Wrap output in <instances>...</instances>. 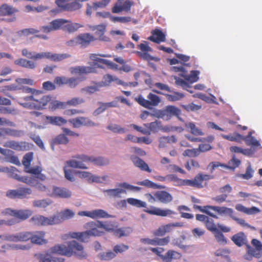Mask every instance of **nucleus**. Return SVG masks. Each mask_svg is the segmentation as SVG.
Here are the masks:
<instances>
[{
    "label": "nucleus",
    "instance_id": "obj_1",
    "mask_svg": "<svg viewBox=\"0 0 262 262\" xmlns=\"http://www.w3.org/2000/svg\"><path fill=\"white\" fill-rule=\"evenodd\" d=\"M51 252L61 255L71 256L74 254L80 258L86 257L87 254L83 247L75 241H72L66 244L56 245L50 249Z\"/></svg>",
    "mask_w": 262,
    "mask_h": 262
},
{
    "label": "nucleus",
    "instance_id": "obj_2",
    "mask_svg": "<svg viewBox=\"0 0 262 262\" xmlns=\"http://www.w3.org/2000/svg\"><path fill=\"white\" fill-rule=\"evenodd\" d=\"M98 221L87 223L84 226L85 228L88 229L86 231L81 232H70L68 235L66 234L63 236V238L66 239L70 236L71 238L77 239L82 242H88L92 236H102L104 232L99 230L101 227L98 225Z\"/></svg>",
    "mask_w": 262,
    "mask_h": 262
},
{
    "label": "nucleus",
    "instance_id": "obj_3",
    "mask_svg": "<svg viewBox=\"0 0 262 262\" xmlns=\"http://www.w3.org/2000/svg\"><path fill=\"white\" fill-rule=\"evenodd\" d=\"M82 27L83 26L79 23H72L67 19L58 18L51 21L48 26L40 27V30L45 33H49L52 31L62 29L71 33L76 31Z\"/></svg>",
    "mask_w": 262,
    "mask_h": 262
},
{
    "label": "nucleus",
    "instance_id": "obj_4",
    "mask_svg": "<svg viewBox=\"0 0 262 262\" xmlns=\"http://www.w3.org/2000/svg\"><path fill=\"white\" fill-rule=\"evenodd\" d=\"M73 159L66 162L68 166L74 168L87 169L84 163L91 162L94 165L102 166L108 164V161L102 157L88 156L85 155H77L73 157Z\"/></svg>",
    "mask_w": 262,
    "mask_h": 262
},
{
    "label": "nucleus",
    "instance_id": "obj_5",
    "mask_svg": "<svg viewBox=\"0 0 262 262\" xmlns=\"http://www.w3.org/2000/svg\"><path fill=\"white\" fill-rule=\"evenodd\" d=\"M41 93L36 92L35 95L24 97L22 100L24 102L20 104L24 107L31 109L42 110L51 102L52 97L50 95H40Z\"/></svg>",
    "mask_w": 262,
    "mask_h": 262
},
{
    "label": "nucleus",
    "instance_id": "obj_6",
    "mask_svg": "<svg viewBox=\"0 0 262 262\" xmlns=\"http://www.w3.org/2000/svg\"><path fill=\"white\" fill-rule=\"evenodd\" d=\"M213 178V177L209 174L199 173L192 180H183L177 177L176 180L173 182V185L177 186H189L197 188L203 187V183Z\"/></svg>",
    "mask_w": 262,
    "mask_h": 262
},
{
    "label": "nucleus",
    "instance_id": "obj_7",
    "mask_svg": "<svg viewBox=\"0 0 262 262\" xmlns=\"http://www.w3.org/2000/svg\"><path fill=\"white\" fill-rule=\"evenodd\" d=\"M181 113V110L173 105H168L162 110H154L151 116L164 120H168L173 116L178 117Z\"/></svg>",
    "mask_w": 262,
    "mask_h": 262
},
{
    "label": "nucleus",
    "instance_id": "obj_8",
    "mask_svg": "<svg viewBox=\"0 0 262 262\" xmlns=\"http://www.w3.org/2000/svg\"><path fill=\"white\" fill-rule=\"evenodd\" d=\"M45 235L46 233L43 231L24 232V242L30 241L33 244L45 245L48 243V240L45 238Z\"/></svg>",
    "mask_w": 262,
    "mask_h": 262
},
{
    "label": "nucleus",
    "instance_id": "obj_9",
    "mask_svg": "<svg viewBox=\"0 0 262 262\" xmlns=\"http://www.w3.org/2000/svg\"><path fill=\"white\" fill-rule=\"evenodd\" d=\"M88 0H56L57 6L63 11L73 12L80 10L82 7L81 3Z\"/></svg>",
    "mask_w": 262,
    "mask_h": 262
},
{
    "label": "nucleus",
    "instance_id": "obj_10",
    "mask_svg": "<svg viewBox=\"0 0 262 262\" xmlns=\"http://www.w3.org/2000/svg\"><path fill=\"white\" fill-rule=\"evenodd\" d=\"M2 214L14 216L19 223L31 216L32 214V211L30 209L13 210L10 208H6L2 212Z\"/></svg>",
    "mask_w": 262,
    "mask_h": 262
},
{
    "label": "nucleus",
    "instance_id": "obj_11",
    "mask_svg": "<svg viewBox=\"0 0 262 262\" xmlns=\"http://www.w3.org/2000/svg\"><path fill=\"white\" fill-rule=\"evenodd\" d=\"M138 48H139L141 52L137 51L136 53L140 58L147 60L148 62L151 60L155 61H159L160 60L159 58L153 57L148 53V52L152 51V49L148 45L147 42L145 41L144 43L138 45Z\"/></svg>",
    "mask_w": 262,
    "mask_h": 262
},
{
    "label": "nucleus",
    "instance_id": "obj_12",
    "mask_svg": "<svg viewBox=\"0 0 262 262\" xmlns=\"http://www.w3.org/2000/svg\"><path fill=\"white\" fill-rule=\"evenodd\" d=\"M184 226L183 222H176L169 223L166 225L160 226L157 229L153 232L155 236H162L166 233L171 232L174 228H181Z\"/></svg>",
    "mask_w": 262,
    "mask_h": 262
},
{
    "label": "nucleus",
    "instance_id": "obj_13",
    "mask_svg": "<svg viewBox=\"0 0 262 262\" xmlns=\"http://www.w3.org/2000/svg\"><path fill=\"white\" fill-rule=\"evenodd\" d=\"M32 193L29 188L20 187L15 190H9L6 192V196L10 199H24Z\"/></svg>",
    "mask_w": 262,
    "mask_h": 262
},
{
    "label": "nucleus",
    "instance_id": "obj_14",
    "mask_svg": "<svg viewBox=\"0 0 262 262\" xmlns=\"http://www.w3.org/2000/svg\"><path fill=\"white\" fill-rule=\"evenodd\" d=\"M144 212L151 215H155L160 216H168L172 217L173 215H176L177 213L169 209H161L160 208L151 206L150 208H147L144 210Z\"/></svg>",
    "mask_w": 262,
    "mask_h": 262
},
{
    "label": "nucleus",
    "instance_id": "obj_15",
    "mask_svg": "<svg viewBox=\"0 0 262 262\" xmlns=\"http://www.w3.org/2000/svg\"><path fill=\"white\" fill-rule=\"evenodd\" d=\"M69 122L74 128H79L82 126L91 127L97 125L96 123L93 122L89 118L84 117H78L71 119L69 120Z\"/></svg>",
    "mask_w": 262,
    "mask_h": 262
},
{
    "label": "nucleus",
    "instance_id": "obj_16",
    "mask_svg": "<svg viewBox=\"0 0 262 262\" xmlns=\"http://www.w3.org/2000/svg\"><path fill=\"white\" fill-rule=\"evenodd\" d=\"M75 212L71 209H66L53 215L54 225L61 223L65 220H69L74 217Z\"/></svg>",
    "mask_w": 262,
    "mask_h": 262
},
{
    "label": "nucleus",
    "instance_id": "obj_17",
    "mask_svg": "<svg viewBox=\"0 0 262 262\" xmlns=\"http://www.w3.org/2000/svg\"><path fill=\"white\" fill-rule=\"evenodd\" d=\"M251 244L254 248H252L249 245H247L248 253L256 258H259L262 255L261 242L257 239H253L251 241Z\"/></svg>",
    "mask_w": 262,
    "mask_h": 262
},
{
    "label": "nucleus",
    "instance_id": "obj_18",
    "mask_svg": "<svg viewBox=\"0 0 262 262\" xmlns=\"http://www.w3.org/2000/svg\"><path fill=\"white\" fill-rule=\"evenodd\" d=\"M78 215L80 216H85L92 219L96 218H107L110 217V215L105 211L102 209H96L92 211H81L78 212Z\"/></svg>",
    "mask_w": 262,
    "mask_h": 262
},
{
    "label": "nucleus",
    "instance_id": "obj_19",
    "mask_svg": "<svg viewBox=\"0 0 262 262\" xmlns=\"http://www.w3.org/2000/svg\"><path fill=\"white\" fill-rule=\"evenodd\" d=\"M30 222H31L34 225L37 226H48L54 225L52 216L47 217L40 215H36L31 219Z\"/></svg>",
    "mask_w": 262,
    "mask_h": 262
},
{
    "label": "nucleus",
    "instance_id": "obj_20",
    "mask_svg": "<svg viewBox=\"0 0 262 262\" xmlns=\"http://www.w3.org/2000/svg\"><path fill=\"white\" fill-rule=\"evenodd\" d=\"M123 1L124 0H117V2L112 9V11L113 13H119L122 11L126 12L130 11L133 3L129 0H126L122 5V4Z\"/></svg>",
    "mask_w": 262,
    "mask_h": 262
},
{
    "label": "nucleus",
    "instance_id": "obj_21",
    "mask_svg": "<svg viewBox=\"0 0 262 262\" xmlns=\"http://www.w3.org/2000/svg\"><path fill=\"white\" fill-rule=\"evenodd\" d=\"M51 196L60 198H69L72 195V192L69 189L64 187L54 186L51 194H48Z\"/></svg>",
    "mask_w": 262,
    "mask_h": 262
},
{
    "label": "nucleus",
    "instance_id": "obj_22",
    "mask_svg": "<svg viewBox=\"0 0 262 262\" xmlns=\"http://www.w3.org/2000/svg\"><path fill=\"white\" fill-rule=\"evenodd\" d=\"M106 26L101 24L96 26H91L90 28L92 31H95V35L98 37V39L103 41H108L109 38L103 35L106 31Z\"/></svg>",
    "mask_w": 262,
    "mask_h": 262
},
{
    "label": "nucleus",
    "instance_id": "obj_23",
    "mask_svg": "<svg viewBox=\"0 0 262 262\" xmlns=\"http://www.w3.org/2000/svg\"><path fill=\"white\" fill-rule=\"evenodd\" d=\"M154 199L164 204H168L172 200V195L164 190L158 191L154 194Z\"/></svg>",
    "mask_w": 262,
    "mask_h": 262
},
{
    "label": "nucleus",
    "instance_id": "obj_24",
    "mask_svg": "<svg viewBox=\"0 0 262 262\" xmlns=\"http://www.w3.org/2000/svg\"><path fill=\"white\" fill-rule=\"evenodd\" d=\"M71 72L73 74H88L97 72L96 69L92 67L77 66L71 68Z\"/></svg>",
    "mask_w": 262,
    "mask_h": 262
},
{
    "label": "nucleus",
    "instance_id": "obj_25",
    "mask_svg": "<svg viewBox=\"0 0 262 262\" xmlns=\"http://www.w3.org/2000/svg\"><path fill=\"white\" fill-rule=\"evenodd\" d=\"M0 238L3 241L19 242H24V232L16 234H4L0 235Z\"/></svg>",
    "mask_w": 262,
    "mask_h": 262
},
{
    "label": "nucleus",
    "instance_id": "obj_26",
    "mask_svg": "<svg viewBox=\"0 0 262 262\" xmlns=\"http://www.w3.org/2000/svg\"><path fill=\"white\" fill-rule=\"evenodd\" d=\"M77 40L78 45H81L82 47H86L92 41L95 40V38L93 35L90 33H83L77 36Z\"/></svg>",
    "mask_w": 262,
    "mask_h": 262
},
{
    "label": "nucleus",
    "instance_id": "obj_27",
    "mask_svg": "<svg viewBox=\"0 0 262 262\" xmlns=\"http://www.w3.org/2000/svg\"><path fill=\"white\" fill-rule=\"evenodd\" d=\"M231 240L238 247L248 245L247 236L243 232L233 235L231 237Z\"/></svg>",
    "mask_w": 262,
    "mask_h": 262
},
{
    "label": "nucleus",
    "instance_id": "obj_28",
    "mask_svg": "<svg viewBox=\"0 0 262 262\" xmlns=\"http://www.w3.org/2000/svg\"><path fill=\"white\" fill-rule=\"evenodd\" d=\"M152 35L148 38L150 40L157 43L165 41V35L161 30L155 29L152 32Z\"/></svg>",
    "mask_w": 262,
    "mask_h": 262
},
{
    "label": "nucleus",
    "instance_id": "obj_29",
    "mask_svg": "<svg viewBox=\"0 0 262 262\" xmlns=\"http://www.w3.org/2000/svg\"><path fill=\"white\" fill-rule=\"evenodd\" d=\"M182 256L180 253L172 250H169L163 257V262H171L173 260L180 259Z\"/></svg>",
    "mask_w": 262,
    "mask_h": 262
},
{
    "label": "nucleus",
    "instance_id": "obj_30",
    "mask_svg": "<svg viewBox=\"0 0 262 262\" xmlns=\"http://www.w3.org/2000/svg\"><path fill=\"white\" fill-rule=\"evenodd\" d=\"M235 209L238 211L244 212L247 214H253L258 213L259 209L256 207H252L250 208L245 207L242 204H238L235 205Z\"/></svg>",
    "mask_w": 262,
    "mask_h": 262
},
{
    "label": "nucleus",
    "instance_id": "obj_31",
    "mask_svg": "<svg viewBox=\"0 0 262 262\" xmlns=\"http://www.w3.org/2000/svg\"><path fill=\"white\" fill-rule=\"evenodd\" d=\"M47 121L54 125L60 126L67 123V121L62 117L46 116Z\"/></svg>",
    "mask_w": 262,
    "mask_h": 262
},
{
    "label": "nucleus",
    "instance_id": "obj_32",
    "mask_svg": "<svg viewBox=\"0 0 262 262\" xmlns=\"http://www.w3.org/2000/svg\"><path fill=\"white\" fill-rule=\"evenodd\" d=\"M17 11V9L6 4L0 6V16L11 15Z\"/></svg>",
    "mask_w": 262,
    "mask_h": 262
},
{
    "label": "nucleus",
    "instance_id": "obj_33",
    "mask_svg": "<svg viewBox=\"0 0 262 262\" xmlns=\"http://www.w3.org/2000/svg\"><path fill=\"white\" fill-rule=\"evenodd\" d=\"M177 141L174 136L162 137L159 139V147L160 148H164L167 146V144L176 143Z\"/></svg>",
    "mask_w": 262,
    "mask_h": 262
},
{
    "label": "nucleus",
    "instance_id": "obj_34",
    "mask_svg": "<svg viewBox=\"0 0 262 262\" xmlns=\"http://www.w3.org/2000/svg\"><path fill=\"white\" fill-rule=\"evenodd\" d=\"M134 165L140 168L141 170L151 172V170L149 168L148 165L141 159L135 157L132 159Z\"/></svg>",
    "mask_w": 262,
    "mask_h": 262
},
{
    "label": "nucleus",
    "instance_id": "obj_35",
    "mask_svg": "<svg viewBox=\"0 0 262 262\" xmlns=\"http://www.w3.org/2000/svg\"><path fill=\"white\" fill-rule=\"evenodd\" d=\"M209 207L211 208L213 211L217 212L220 214L228 215L232 216L233 213L232 209L226 207L210 206Z\"/></svg>",
    "mask_w": 262,
    "mask_h": 262
},
{
    "label": "nucleus",
    "instance_id": "obj_36",
    "mask_svg": "<svg viewBox=\"0 0 262 262\" xmlns=\"http://www.w3.org/2000/svg\"><path fill=\"white\" fill-rule=\"evenodd\" d=\"M116 81L118 84H123L121 80H119L117 77L113 76L110 74H105L103 77L102 83L104 86L110 85L112 82Z\"/></svg>",
    "mask_w": 262,
    "mask_h": 262
},
{
    "label": "nucleus",
    "instance_id": "obj_37",
    "mask_svg": "<svg viewBox=\"0 0 262 262\" xmlns=\"http://www.w3.org/2000/svg\"><path fill=\"white\" fill-rule=\"evenodd\" d=\"M199 73L200 72L198 71H192L189 75H187V73H182L180 74L179 75L184 77L187 81L193 83L198 80Z\"/></svg>",
    "mask_w": 262,
    "mask_h": 262
},
{
    "label": "nucleus",
    "instance_id": "obj_38",
    "mask_svg": "<svg viewBox=\"0 0 262 262\" xmlns=\"http://www.w3.org/2000/svg\"><path fill=\"white\" fill-rule=\"evenodd\" d=\"M111 57L112 56L110 54H91L90 56V58L91 60L93 61L94 64L96 67L104 69L105 68L102 65L98 63V61L100 58L98 57Z\"/></svg>",
    "mask_w": 262,
    "mask_h": 262
},
{
    "label": "nucleus",
    "instance_id": "obj_39",
    "mask_svg": "<svg viewBox=\"0 0 262 262\" xmlns=\"http://www.w3.org/2000/svg\"><path fill=\"white\" fill-rule=\"evenodd\" d=\"M67 108L66 102H61L58 100H51L50 102L49 108L52 111L57 109H66Z\"/></svg>",
    "mask_w": 262,
    "mask_h": 262
},
{
    "label": "nucleus",
    "instance_id": "obj_40",
    "mask_svg": "<svg viewBox=\"0 0 262 262\" xmlns=\"http://www.w3.org/2000/svg\"><path fill=\"white\" fill-rule=\"evenodd\" d=\"M242 140L246 142L248 145H252L254 146H258L260 145L259 142L253 136H252V132H249L246 136H243Z\"/></svg>",
    "mask_w": 262,
    "mask_h": 262
},
{
    "label": "nucleus",
    "instance_id": "obj_41",
    "mask_svg": "<svg viewBox=\"0 0 262 262\" xmlns=\"http://www.w3.org/2000/svg\"><path fill=\"white\" fill-rule=\"evenodd\" d=\"M104 191L107 192L109 196L114 198L120 197L121 194L126 193L125 189L122 188L107 189Z\"/></svg>",
    "mask_w": 262,
    "mask_h": 262
},
{
    "label": "nucleus",
    "instance_id": "obj_42",
    "mask_svg": "<svg viewBox=\"0 0 262 262\" xmlns=\"http://www.w3.org/2000/svg\"><path fill=\"white\" fill-rule=\"evenodd\" d=\"M144 125L149 129L148 130L150 131V132H152L153 133L158 132L162 127L161 122L158 121L152 122L149 123H146L144 124Z\"/></svg>",
    "mask_w": 262,
    "mask_h": 262
},
{
    "label": "nucleus",
    "instance_id": "obj_43",
    "mask_svg": "<svg viewBox=\"0 0 262 262\" xmlns=\"http://www.w3.org/2000/svg\"><path fill=\"white\" fill-rule=\"evenodd\" d=\"M71 57V55L67 53L63 54H56V53H52L50 52V58L49 59L53 61H60L63 60L66 58H69Z\"/></svg>",
    "mask_w": 262,
    "mask_h": 262
},
{
    "label": "nucleus",
    "instance_id": "obj_44",
    "mask_svg": "<svg viewBox=\"0 0 262 262\" xmlns=\"http://www.w3.org/2000/svg\"><path fill=\"white\" fill-rule=\"evenodd\" d=\"M147 98L149 102V106L150 108L152 106H156L158 105L161 102L160 97L151 93H149L147 95Z\"/></svg>",
    "mask_w": 262,
    "mask_h": 262
},
{
    "label": "nucleus",
    "instance_id": "obj_45",
    "mask_svg": "<svg viewBox=\"0 0 262 262\" xmlns=\"http://www.w3.org/2000/svg\"><path fill=\"white\" fill-rule=\"evenodd\" d=\"M69 142V139L64 134H59L53 139V144H67Z\"/></svg>",
    "mask_w": 262,
    "mask_h": 262
},
{
    "label": "nucleus",
    "instance_id": "obj_46",
    "mask_svg": "<svg viewBox=\"0 0 262 262\" xmlns=\"http://www.w3.org/2000/svg\"><path fill=\"white\" fill-rule=\"evenodd\" d=\"M186 127L190 129V132L195 136H201L203 135V132L200 128L196 127L195 124L193 122H189L186 124Z\"/></svg>",
    "mask_w": 262,
    "mask_h": 262
},
{
    "label": "nucleus",
    "instance_id": "obj_47",
    "mask_svg": "<svg viewBox=\"0 0 262 262\" xmlns=\"http://www.w3.org/2000/svg\"><path fill=\"white\" fill-rule=\"evenodd\" d=\"M222 137L226 140H228L230 141H236L237 142H240L243 138V136L238 134L234 133L233 135H222Z\"/></svg>",
    "mask_w": 262,
    "mask_h": 262
},
{
    "label": "nucleus",
    "instance_id": "obj_48",
    "mask_svg": "<svg viewBox=\"0 0 262 262\" xmlns=\"http://www.w3.org/2000/svg\"><path fill=\"white\" fill-rule=\"evenodd\" d=\"M165 96L168 100L170 101H176L183 98L184 95L181 93L173 92L171 94H165Z\"/></svg>",
    "mask_w": 262,
    "mask_h": 262
},
{
    "label": "nucleus",
    "instance_id": "obj_49",
    "mask_svg": "<svg viewBox=\"0 0 262 262\" xmlns=\"http://www.w3.org/2000/svg\"><path fill=\"white\" fill-rule=\"evenodd\" d=\"M33 158V154L32 152H28L24 156L22 163L25 167V169L30 166Z\"/></svg>",
    "mask_w": 262,
    "mask_h": 262
},
{
    "label": "nucleus",
    "instance_id": "obj_50",
    "mask_svg": "<svg viewBox=\"0 0 262 262\" xmlns=\"http://www.w3.org/2000/svg\"><path fill=\"white\" fill-rule=\"evenodd\" d=\"M84 100L82 98L74 97L66 101L67 107L76 106L78 105L83 103Z\"/></svg>",
    "mask_w": 262,
    "mask_h": 262
},
{
    "label": "nucleus",
    "instance_id": "obj_51",
    "mask_svg": "<svg viewBox=\"0 0 262 262\" xmlns=\"http://www.w3.org/2000/svg\"><path fill=\"white\" fill-rule=\"evenodd\" d=\"M127 202L129 204L137 207H146V203L145 202L134 198H128Z\"/></svg>",
    "mask_w": 262,
    "mask_h": 262
},
{
    "label": "nucleus",
    "instance_id": "obj_52",
    "mask_svg": "<svg viewBox=\"0 0 262 262\" xmlns=\"http://www.w3.org/2000/svg\"><path fill=\"white\" fill-rule=\"evenodd\" d=\"M19 132L9 128L0 129V136L8 135L11 136H18Z\"/></svg>",
    "mask_w": 262,
    "mask_h": 262
},
{
    "label": "nucleus",
    "instance_id": "obj_53",
    "mask_svg": "<svg viewBox=\"0 0 262 262\" xmlns=\"http://www.w3.org/2000/svg\"><path fill=\"white\" fill-rule=\"evenodd\" d=\"M42 262H64V259L62 258L54 257L49 254L45 255L41 258Z\"/></svg>",
    "mask_w": 262,
    "mask_h": 262
},
{
    "label": "nucleus",
    "instance_id": "obj_54",
    "mask_svg": "<svg viewBox=\"0 0 262 262\" xmlns=\"http://www.w3.org/2000/svg\"><path fill=\"white\" fill-rule=\"evenodd\" d=\"M116 256V254L112 251L103 252L99 254V258L102 260H108Z\"/></svg>",
    "mask_w": 262,
    "mask_h": 262
},
{
    "label": "nucleus",
    "instance_id": "obj_55",
    "mask_svg": "<svg viewBox=\"0 0 262 262\" xmlns=\"http://www.w3.org/2000/svg\"><path fill=\"white\" fill-rule=\"evenodd\" d=\"M7 172L9 177L18 181L19 176L18 174L19 171L16 168L14 167H11L10 168H7Z\"/></svg>",
    "mask_w": 262,
    "mask_h": 262
},
{
    "label": "nucleus",
    "instance_id": "obj_56",
    "mask_svg": "<svg viewBox=\"0 0 262 262\" xmlns=\"http://www.w3.org/2000/svg\"><path fill=\"white\" fill-rule=\"evenodd\" d=\"M118 186L120 188H122L127 190H133L135 191H140L141 188L138 186H134L130 185L126 182L121 183L118 184Z\"/></svg>",
    "mask_w": 262,
    "mask_h": 262
},
{
    "label": "nucleus",
    "instance_id": "obj_57",
    "mask_svg": "<svg viewBox=\"0 0 262 262\" xmlns=\"http://www.w3.org/2000/svg\"><path fill=\"white\" fill-rule=\"evenodd\" d=\"M98 63L101 64V63L106 65L108 68L112 69H117L118 65L116 63H113V62L103 58H100L98 61Z\"/></svg>",
    "mask_w": 262,
    "mask_h": 262
},
{
    "label": "nucleus",
    "instance_id": "obj_58",
    "mask_svg": "<svg viewBox=\"0 0 262 262\" xmlns=\"http://www.w3.org/2000/svg\"><path fill=\"white\" fill-rule=\"evenodd\" d=\"M107 128L115 133H125L124 128L116 124H111L108 125L107 127Z\"/></svg>",
    "mask_w": 262,
    "mask_h": 262
},
{
    "label": "nucleus",
    "instance_id": "obj_59",
    "mask_svg": "<svg viewBox=\"0 0 262 262\" xmlns=\"http://www.w3.org/2000/svg\"><path fill=\"white\" fill-rule=\"evenodd\" d=\"M111 20L114 23H126L131 21V17L129 16L118 17L112 16L111 17Z\"/></svg>",
    "mask_w": 262,
    "mask_h": 262
},
{
    "label": "nucleus",
    "instance_id": "obj_60",
    "mask_svg": "<svg viewBox=\"0 0 262 262\" xmlns=\"http://www.w3.org/2000/svg\"><path fill=\"white\" fill-rule=\"evenodd\" d=\"M135 100L140 105L147 108H150L148 100L144 99L142 95H139Z\"/></svg>",
    "mask_w": 262,
    "mask_h": 262
},
{
    "label": "nucleus",
    "instance_id": "obj_61",
    "mask_svg": "<svg viewBox=\"0 0 262 262\" xmlns=\"http://www.w3.org/2000/svg\"><path fill=\"white\" fill-rule=\"evenodd\" d=\"M205 224L207 229L208 230L212 232H215L217 231V229L212 219H210L208 217V220H206Z\"/></svg>",
    "mask_w": 262,
    "mask_h": 262
},
{
    "label": "nucleus",
    "instance_id": "obj_62",
    "mask_svg": "<svg viewBox=\"0 0 262 262\" xmlns=\"http://www.w3.org/2000/svg\"><path fill=\"white\" fill-rule=\"evenodd\" d=\"M200 154L199 150L198 148H193L192 149H186L183 155L184 156H188L190 157H197Z\"/></svg>",
    "mask_w": 262,
    "mask_h": 262
},
{
    "label": "nucleus",
    "instance_id": "obj_63",
    "mask_svg": "<svg viewBox=\"0 0 262 262\" xmlns=\"http://www.w3.org/2000/svg\"><path fill=\"white\" fill-rule=\"evenodd\" d=\"M170 237L169 236H166L163 238H156L155 246H165L170 242Z\"/></svg>",
    "mask_w": 262,
    "mask_h": 262
},
{
    "label": "nucleus",
    "instance_id": "obj_64",
    "mask_svg": "<svg viewBox=\"0 0 262 262\" xmlns=\"http://www.w3.org/2000/svg\"><path fill=\"white\" fill-rule=\"evenodd\" d=\"M79 80L78 78H67V84L70 88H74L78 85Z\"/></svg>",
    "mask_w": 262,
    "mask_h": 262
}]
</instances>
